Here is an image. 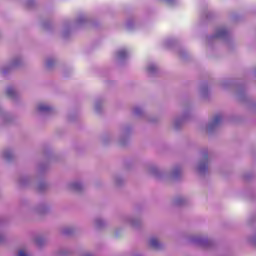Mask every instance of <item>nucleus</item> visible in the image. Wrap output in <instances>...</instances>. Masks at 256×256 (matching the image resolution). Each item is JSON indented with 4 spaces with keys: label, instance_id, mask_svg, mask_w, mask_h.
Masks as SVG:
<instances>
[{
    "label": "nucleus",
    "instance_id": "1",
    "mask_svg": "<svg viewBox=\"0 0 256 256\" xmlns=\"http://www.w3.org/2000/svg\"><path fill=\"white\" fill-rule=\"evenodd\" d=\"M150 247H152V249H160L161 243H159V240H157V238H152L150 240Z\"/></svg>",
    "mask_w": 256,
    "mask_h": 256
},
{
    "label": "nucleus",
    "instance_id": "2",
    "mask_svg": "<svg viewBox=\"0 0 256 256\" xmlns=\"http://www.w3.org/2000/svg\"><path fill=\"white\" fill-rule=\"evenodd\" d=\"M51 107L50 106H47L45 104H40L38 106V111H40L41 113H49V111H51Z\"/></svg>",
    "mask_w": 256,
    "mask_h": 256
},
{
    "label": "nucleus",
    "instance_id": "3",
    "mask_svg": "<svg viewBox=\"0 0 256 256\" xmlns=\"http://www.w3.org/2000/svg\"><path fill=\"white\" fill-rule=\"evenodd\" d=\"M227 35V30L225 28H221L217 31L216 37H225Z\"/></svg>",
    "mask_w": 256,
    "mask_h": 256
},
{
    "label": "nucleus",
    "instance_id": "4",
    "mask_svg": "<svg viewBox=\"0 0 256 256\" xmlns=\"http://www.w3.org/2000/svg\"><path fill=\"white\" fill-rule=\"evenodd\" d=\"M223 119V116L221 115H216L214 117V120L212 122V125H219V123H221V120Z\"/></svg>",
    "mask_w": 256,
    "mask_h": 256
},
{
    "label": "nucleus",
    "instance_id": "5",
    "mask_svg": "<svg viewBox=\"0 0 256 256\" xmlns=\"http://www.w3.org/2000/svg\"><path fill=\"white\" fill-rule=\"evenodd\" d=\"M71 189H73V191H81V184L80 183H73L71 185Z\"/></svg>",
    "mask_w": 256,
    "mask_h": 256
},
{
    "label": "nucleus",
    "instance_id": "6",
    "mask_svg": "<svg viewBox=\"0 0 256 256\" xmlns=\"http://www.w3.org/2000/svg\"><path fill=\"white\" fill-rule=\"evenodd\" d=\"M6 94L8 97H15V89L8 88Z\"/></svg>",
    "mask_w": 256,
    "mask_h": 256
},
{
    "label": "nucleus",
    "instance_id": "7",
    "mask_svg": "<svg viewBox=\"0 0 256 256\" xmlns=\"http://www.w3.org/2000/svg\"><path fill=\"white\" fill-rule=\"evenodd\" d=\"M118 57H120V59H123V58L127 57V51L126 50H120L118 52Z\"/></svg>",
    "mask_w": 256,
    "mask_h": 256
},
{
    "label": "nucleus",
    "instance_id": "8",
    "mask_svg": "<svg viewBox=\"0 0 256 256\" xmlns=\"http://www.w3.org/2000/svg\"><path fill=\"white\" fill-rule=\"evenodd\" d=\"M203 171H207V166L205 164H200L199 166V172L203 173Z\"/></svg>",
    "mask_w": 256,
    "mask_h": 256
},
{
    "label": "nucleus",
    "instance_id": "9",
    "mask_svg": "<svg viewBox=\"0 0 256 256\" xmlns=\"http://www.w3.org/2000/svg\"><path fill=\"white\" fill-rule=\"evenodd\" d=\"M154 71H157V67H155L154 65H151L148 67V72L149 73H153Z\"/></svg>",
    "mask_w": 256,
    "mask_h": 256
},
{
    "label": "nucleus",
    "instance_id": "10",
    "mask_svg": "<svg viewBox=\"0 0 256 256\" xmlns=\"http://www.w3.org/2000/svg\"><path fill=\"white\" fill-rule=\"evenodd\" d=\"M4 157H5L6 159H11V154H9V153L6 152V153L4 154Z\"/></svg>",
    "mask_w": 256,
    "mask_h": 256
},
{
    "label": "nucleus",
    "instance_id": "11",
    "mask_svg": "<svg viewBox=\"0 0 256 256\" xmlns=\"http://www.w3.org/2000/svg\"><path fill=\"white\" fill-rule=\"evenodd\" d=\"M51 65H53V60H48L47 66H48V67H51Z\"/></svg>",
    "mask_w": 256,
    "mask_h": 256
},
{
    "label": "nucleus",
    "instance_id": "12",
    "mask_svg": "<svg viewBox=\"0 0 256 256\" xmlns=\"http://www.w3.org/2000/svg\"><path fill=\"white\" fill-rule=\"evenodd\" d=\"M86 256H92L91 254H87Z\"/></svg>",
    "mask_w": 256,
    "mask_h": 256
},
{
    "label": "nucleus",
    "instance_id": "13",
    "mask_svg": "<svg viewBox=\"0 0 256 256\" xmlns=\"http://www.w3.org/2000/svg\"><path fill=\"white\" fill-rule=\"evenodd\" d=\"M168 1H171V0H168Z\"/></svg>",
    "mask_w": 256,
    "mask_h": 256
}]
</instances>
